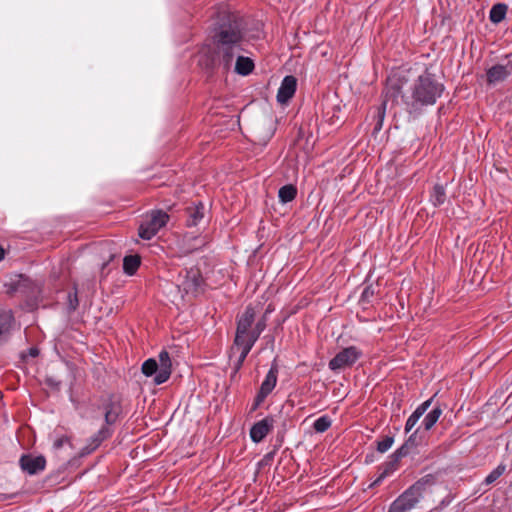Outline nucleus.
<instances>
[{"label":"nucleus","instance_id":"nucleus-1","mask_svg":"<svg viewBox=\"0 0 512 512\" xmlns=\"http://www.w3.org/2000/svg\"><path fill=\"white\" fill-rule=\"evenodd\" d=\"M245 36L239 20L231 14H224L212 36L213 48L202 50L200 64L207 70L222 69L234 71L242 76L249 75L254 69L251 58L241 55Z\"/></svg>","mask_w":512,"mask_h":512},{"label":"nucleus","instance_id":"nucleus-2","mask_svg":"<svg viewBox=\"0 0 512 512\" xmlns=\"http://www.w3.org/2000/svg\"><path fill=\"white\" fill-rule=\"evenodd\" d=\"M444 91L443 84L429 73L420 75L402 95L406 111L418 116L426 106L434 105Z\"/></svg>","mask_w":512,"mask_h":512},{"label":"nucleus","instance_id":"nucleus-3","mask_svg":"<svg viewBox=\"0 0 512 512\" xmlns=\"http://www.w3.org/2000/svg\"><path fill=\"white\" fill-rule=\"evenodd\" d=\"M433 482L431 475L422 477L392 502L388 512H409L416 507Z\"/></svg>","mask_w":512,"mask_h":512},{"label":"nucleus","instance_id":"nucleus-4","mask_svg":"<svg viewBox=\"0 0 512 512\" xmlns=\"http://www.w3.org/2000/svg\"><path fill=\"white\" fill-rule=\"evenodd\" d=\"M168 221L167 213L163 211H153L140 225L139 236L142 239H152L158 231L166 225Z\"/></svg>","mask_w":512,"mask_h":512},{"label":"nucleus","instance_id":"nucleus-5","mask_svg":"<svg viewBox=\"0 0 512 512\" xmlns=\"http://www.w3.org/2000/svg\"><path fill=\"white\" fill-rule=\"evenodd\" d=\"M362 351L355 346H349L339 351L330 361L329 368L332 371H339L345 367L352 366L360 357Z\"/></svg>","mask_w":512,"mask_h":512},{"label":"nucleus","instance_id":"nucleus-6","mask_svg":"<svg viewBox=\"0 0 512 512\" xmlns=\"http://www.w3.org/2000/svg\"><path fill=\"white\" fill-rule=\"evenodd\" d=\"M256 341L257 340L253 336L252 331H245L240 333V331L236 330L234 346L232 349L234 350L236 348L237 350H240L238 366L243 364Z\"/></svg>","mask_w":512,"mask_h":512},{"label":"nucleus","instance_id":"nucleus-7","mask_svg":"<svg viewBox=\"0 0 512 512\" xmlns=\"http://www.w3.org/2000/svg\"><path fill=\"white\" fill-rule=\"evenodd\" d=\"M399 94H400L399 87L393 86V85H389L386 87L383 102L376 109V114H375L376 124L374 127L375 131H380L382 129L387 105L390 100L394 101L398 97Z\"/></svg>","mask_w":512,"mask_h":512},{"label":"nucleus","instance_id":"nucleus-8","mask_svg":"<svg viewBox=\"0 0 512 512\" xmlns=\"http://www.w3.org/2000/svg\"><path fill=\"white\" fill-rule=\"evenodd\" d=\"M203 284V278L199 269L191 268L186 270L183 281L179 284V287L186 294H196L199 292Z\"/></svg>","mask_w":512,"mask_h":512},{"label":"nucleus","instance_id":"nucleus-9","mask_svg":"<svg viewBox=\"0 0 512 512\" xmlns=\"http://www.w3.org/2000/svg\"><path fill=\"white\" fill-rule=\"evenodd\" d=\"M277 375L278 369L276 365H272L266 374V377L262 382L260 390L255 398L254 409H256L275 388L277 383Z\"/></svg>","mask_w":512,"mask_h":512},{"label":"nucleus","instance_id":"nucleus-10","mask_svg":"<svg viewBox=\"0 0 512 512\" xmlns=\"http://www.w3.org/2000/svg\"><path fill=\"white\" fill-rule=\"evenodd\" d=\"M98 409L104 412L105 422L108 425L114 424L120 413V406L111 395L103 396L100 399Z\"/></svg>","mask_w":512,"mask_h":512},{"label":"nucleus","instance_id":"nucleus-11","mask_svg":"<svg viewBox=\"0 0 512 512\" xmlns=\"http://www.w3.org/2000/svg\"><path fill=\"white\" fill-rule=\"evenodd\" d=\"M159 371L154 377V383L157 385L165 383L172 372V362L169 353L165 350L161 351L158 355Z\"/></svg>","mask_w":512,"mask_h":512},{"label":"nucleus","instance_id":"nucleus-12","mask_svg":"<svg viewBox=\"0 0 512 512\" xmlns=\"http://www.w3.org/2000/svg\"><path fill=\"white\" fill-rule=\"evenodd\" d=\"M297 88V79L292 75L283 78L277 92V101L286 104L295 94Z\"/></svg>","mask_w":512,"mask_h":512},{"label":"nucleus","instance_id":"nucleus-13","mask_svg":"<svg viewBox=\"0 0 512 512\" xmlns=\"http://www.w3.org/2000/svg\"><path fill=\"white\" fill-rule=\"evenodd\" d=\"M21 468L30 475L37 474L45 469L46 459L44 456L23 455L20 458Z\"/></svg>","mask_w":512,"mask_h":512},{"label":"nucleus","instance_id":"nucleus-14","mask_svg":"<svg viewBox=\"0 0 512 512\" xmlns=\"http://www.w3.org/2000/svg\"><path fill=\"white\" fill-rule=\"evenodd\" d=\"M512 74V63L497 64L489 68L486 72L487 82L491 85H495L499 82L504 81L508 76Z\"/></svg>","mask_w":512,"mask_h":512},{"label":"nucleus","instance_id":"nucleus-15","mask_svg":"<svg viewBox=\"0 0 512 512\" xmlns=\"http://www.w3.org/2000/svg\"><path fill=\"white\" fill-rule=\"evenodd\" d=\"M274 420L271 417H266L256 422L250 429L251 440L255 443H260L273 428Z\"/></svg>","mask_w":512,"mask_h":512},{"label":"nucleus","instance_id":"nucleus-16","mask_svg":"<svg viewBox=\"0 0 512 512\" xmlns=\"http://www.w3.org/2000/svg\"><path fill=\"white\" fill-rule=\"evenodd\" d=\"M433 398H430L421 403L414 412L408 417L405 424V432H410L413 427L418 423L419 419L426 413L428 408L431 406Z\"/></svg>","mask_w":512,"mask_h":512},{"label":"nucleus","instance_id":"nucleus-17","mask_svg":"<svg viewBox=\"0 0 512 512\" xmlns=\"http://www.w3.org/2000/svg\"><path fill=\"white\" fill-rule=\"evenodd\" d=\"M255 320V311L251 306H247L242 315L238 318L237 329L240 333L252 331V325Z\"/></svg>","mask_w":512,"mask_h":512},{"label":"nucleus","instance_id":"nucleus-18","mask_svg":"<svg viewBox=\"0 0 512 512\" xmlns=\"http://www.w3.org/2000/svg\"><path fill=\"white\" fill-rule=\"evenodd\" d=\"M204 205L199 202L193 207L187 208V225L196 226L204 217Z\"/></svg>","mask_w":512,"mask_h":512},{"label":"nucleus","instance_id":"nucleus-19","mask_svg":"<svg viewBox=\"0 0 512 512\" xmlns=\"http://www.w3.org/2000/svg\"><path fill=\"white\" fill-rule=\"evenodd\" d=\"M13 322V314L11 310H0V340L7 334Z\"/></svg>","mask_w":512,"mask_h":512},{"label":"nucleus","instance_id":"nucleus-20","mask_svg":"<svg viewBox=\"0 0 512 512\" xmlns=\"http://www.w3.org/2000/svg\"><path fill=\"white\" fill-rule=\"evenodd\" d=\"M507 9V5L503 3L493 5L489 13L490 21L494 24H498L503 21L506 16Z\"/></svg>","mask_w":512,"mask_h":512},{"label":"nucleus","instance_id":"nucleus-21","mask_svg":"<svg viewBox=\"0 0 512 512\" xmlns=\"http://www.w3.org/2000/svg\"><path fill=\"white\" fill-rule=\"evenodd\" d=\"M140 257L137 255H128L123 259V270L127 275H133L140 266Z\"/></svg>","mask_w":512,"mask_h":512},{"label":"nucleus","instance_id":"nucleus-22","mask_svg":"<svg viewBox=\"0 0 512 512\" xmlns=\"http://www.w3.org/2000/svg\"><path fill=\"white\" fill-rule=\"evenodd\" d=\"M441 415L442 409L439 406L434 407L430 412H428L425 415L422 421V426L424 427V429L426 431L430 430L436 424Z\"/></svg>","mask_w":512,"mask_h":512},{"label":"nucleus","instance_id":"nucleus-23","mask_svg":"<svg viewBox=\"0 0 512 512\" xmlns=\"http://www.w3.org/2000/svg\"><path fill=\"white\" fill-rule=\"evenodd\" d=\"M296 195L297 189L291 184L282 186L278 192V197L281 203H288L293 201Z\"/></svg>","mask_w":512,"mask_h":512},{"label":"nucleus","instance_id":"nucleus-24","mask_svg":"<svg viewBox=\"0 0 512 512\" xmlns=\"http://www.w3.org/2000/svg\"><path fill=\"white\" fill-rule=\"evenodd\" d=\"M445 200H446V193H445L444 187L442 185L436 184L433 187V190H432V193L430 196V201L432 202V204L434 206H440L445 202Z\"/></svg>","mask_w":512,"mask_h":512},{"label":"nucleus","instance_id":"nucleus-25","mask_svg":"<svg viewBox=\"0 0 512 512\" xmlns=\"http://www.w3.org/2000/svg\"><path fill=\"white\" fill-rule=\"evenodd\" d=\"M409 448L410 447H408L407 444H403L400 448L393 452V454L390 456V461L385 463V467H397L399 460L408 454Z\"/></svg>","mask_w":512,"mask_h":512},{"label":"nucleus","instance_id":"nucleus-26","mask_svg":"<svg viewBox=\"0 0 512 512\" xmlns=\"http://www.w3.org/2000/svg\"><path fill=\"white\" fill-rule=\"evenodd\" d=\"M158 371H159L158 362L155 359H153V358L147 359L142 364V372L147 377H150V376H153V375L155 377L156 374L158 373Z\"/></svg>","mask_w":512,"mask_h":512},{"label":"nucleus","instance_id":"nucleus-27","mask_svg":"<svg viewBox=\"0 0 512 512\" xmlns=\"http://www.w3.org/2000/svg\"><path fill=\"white\" fill-rule=\"evenodd\" d=\"M332 421L329 416L323 415L317 418L313 423V428L318 433H323L331 427Z\"/></svg>","mask_w":512,"mask_h":512},{"label":"nucleus","instance_id":"nucleus-28","mask_svg":"<svg viewBox=\"0 0 512 512\" xmlns=\"http://www.w3.org/2000/svg\"><path fill=\"white\" fill-rule=\"evenodd\" d=\"M505 465H498L494 470H492L485 478L484 483L486 485H490L494 483L499 477L503 475L505 472Z\"/></svg>","mask_w":512,"mask_h":512},{"label":"nucleus","instance_id":"nucleus-29","mask_svg":"<svg viewBox=\"0 0 512 512\" xmlns=\"http://www.w3.org/2000/svg\"><path fill=\"white\" fill-rule=\"evenodd\" d=\"M394 438L392 436H385L382 440L377 443V451L380 453L387 452L393 445Z\"/></svg>","mask_w":512,"mask_h":512},{"label":"nucleus","instance_id":"nucleus-30","mask_svg":"<svg viewBox=\"0 0 512 512\" xmlns=\"http://www.w3.org/2000/svg\"><path fill=\"white\" fill-rule=\"evenodd\" d=\"M265 328H266L265 320H259L255 324V326L252 329V334H253V336L255 337L256 340H258L259 336L265 330Z\"/></svg>","mask_w":512,"mask_h":512},{"label":"nucleus","instance_id":"nucleus-31","mask_svg":"<svg viewBox=\"0 0 512 512\" xmlns=\"http://www.w3.org/2000/svg\"><path fill=\"white\" fill-rule=\"evenodd\" d=\"M418 430L419 429H416V431L409 436V438L407 439V441L404 444H407L408 447L416 446L417 445V443H416V434H417Z\"/></svg>","mask_w":512,"mask_h":512},{"label":"nucleus","instance_id":"nucleus-32","mask_svg":"<svg viewBox=\"0 0 512 512\" xmlns=\"http://www.w3.org/2000/svg\"><path fill=\"white\" fill-rule=\"evenodd\" d=\"M67 442V438L66 437H60V438H57L54 443H53V448L55 450H58L60 448H62V446Z\"/></svg>","mask_w":512,"mask_h":512},{"label":"nucleus","instance_id":"nucleus-33","mask_svg":"<svg viewBox=\"0 0 512 512\" xmlns=\"http://www.w3.org/2000/svg\"><path fill=\"white\" fill-rule=\"evenodd\" d=\"M69 303H70V308L75 310L78 305V298H77L76 292L73 295L69 294Z\"/></svg>","mask_w":512,"mask_h":512},{"label":"nucleus","instance_id":"nucleus-34","mask_svg":"<svg viewBox=\"0 0 512 512\" xmlns=\"http://www.w3.org/2000/svg\"><path fill=\"white\" fill-rule=\"evenodd\" d=\"M38 354H39V350H38V348H36V347H31V348H29V349H28L27 354H24V355H23V357L25 358V357L28 355V356L33 357V358H34V357H37V356H38Z\"/></svg>","mask_w":512,"mask_h":512},{"label":"nucleus","instance_id":"nucleus-35","mask_svg":"<svg viewBox=\"0 0 512 512\" xmlns=\"http://www.w3.org/2000/svg\"><path fill=\"white\" fill-rule=\"evenodd\" d=\"M387 477L386 473L381 472L377 479L373 482L372 485H378Z\"/></svg>","mask_w":512,"mask_h":512},{"label":"nucleus","instance_id":"nucleus-36","mask_svg":"<svg viewBox=\"0 0 512 512\" xmlns=\"http://www.w3.org/2000/svg\"><path fill=\"white\" fill-rule=\"evenodd\" d=\"M382 467H384L382 472L386 473L387 476L396 470V467H385V464Z\"/></svg>","mask_w":512,"mask_h":512},{"label":"nucleus","instance_id":"nucleus-37","mask_svg":"<svg viewBox=\"0 0 512 512\" xmlns=\"http://www.w3.org/2000/svg\"><path fill=\"white\" fill-rule=\"evenodd\" d=\"M372 293H373V292H372V291H370V289H369V288H366V289L363 291V293H362V297H365V298H366V297H368V296L372 295Z\"/></svg>","mask_w":512,"mask_h":512},{"label":"nucleus","instance_id":"nucleus-38","mask_svg":"<svg viewBox=\"0 0 512 512\" xmlns=\"http://www.w3.org/2000/svg\"><path fill=\"white\" fill-rule=\"evenodd\" d=\"M4 249L0 246V261L4 258Z\"/></svg>","mask_w":512,"mask_h":512},{"label":"nucleus","instance_id":"nucleus-39","mask_svg":"<svg viewBox=\"0 0 512 512\" xmlns=\"http://www.w3.org/2000/svg\"><path fill=\"white\" fill-rule=\"evenodd\" d=\"M106 432H107V430H106V429H101V430L99 431V433H100V434H105Z\"/></svg>","mask_w":512,"mask_h":512}]
</instances>
